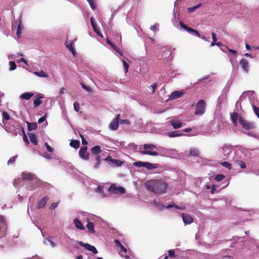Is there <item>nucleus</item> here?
I'll return each mask as SVG.
<instances>
[{
  "label": "nucleus",
  "instance_id": "obj_6",
  "mask_svg": "<svg viewBox=\"0 0 259 259\" xmlns=\"http://www.w3.org/2000/svg\"><path fill=\"white\" fill-rule=\"evenodd\" d=\"M206 102L204 100H200L196 104L195 114L202 115L205 111Z\"/></svg>",
  "mask_w": 259,
  "mask_h": 259
},
{
  "label": "nucleus",
  "instance_id": "obj_64",
  "mask_svg": "<svg viewBox=\"0 0 259 259\" xmlns=\"http://www.w3.org/2000/svg\"><path fill=\"white\" fill-rule=\"evenodd\" d=\"M168 256L169 257H174V256H175V251H174V250H172V249L169 250L168 251Z\"/></svg>",
  "mask_w": 259,
  "mask_h": 259
},
{
  "label": "nucleus",
  "instance_id": "obj_35",
  "mask_svg": "<svg viewBox=\"0 0 259 259\" xmlns=\"http://www.w3.org/2000/svg\"><path fill=\"white\" fill-rule=\"evenodd\" d=\"M190 154L193 156H198L199 154V151L197 148H191L190 150Z\"/></svg>",
  "mask_w": 259,
  "mask_h": 259
},
{
  "label": "nucleus",
  "instance_id": "obj_48",
  "mask_svg": "<svg viewBox=\"0 0 259 259\" xmlns=\"http://www.w3.org/2000/svg\"><path fill=\"white\" fill-rule=\"evenodd\" d=\"M140 70L143 74L146 73L148 70L147 66L146 65H143L140 67Z\"/></svg>",
  "mask_w": 259,
  "mask_h": 259
},
{
  "label": "nucleus",
  "instance_id": "obj_40",
  "mask_svg": "<svg viewBox=\"0 0 259 259\" xmlns=\"http://www.w3.org/2000/svg\"><path fill=\"white\" fill-rule=\"evenodd\" d=\"M145 162H142L141 161L135 162L133 163V165L136 167H144L145 165Z\"/></svg>",
  "mask_w": 259,
  "mask_h": 259
},
{
  "label": "nucleus",
  "instance_id": "obj_44",
  "mask_svg": "<svg viewBox=\"0 0 259 259\" xmlns=\"http://www.w3.org/2000/svg\"><path fill=\"white\" fill-rule=\"evenodd\" d=\"M77 243L80 246L84 247L88 250L89 249L90 246L91 245L90 244L84 243L82 241H77Z\"/></svg>",
  "mask_w": 259,
  "mask_h": 259
},
{
  "label": "nucleus",
  "instance_id": "obj_18",
  "mask_svg": "<svg viewBox=\"0 0 259 259\" xmlns=\"http://www.w3.org/2000/svg\"><path fill=\"white\" fill-rule=\"evenodd\" d=\"M184 94L183 91H174L169 96V99L171 100L176 99L182 97Z\"/></svg>",
  "mask_w": 259,
  "mask_h": 259
},
{
  "label": "nucleus",
  "instance_id": "obj_17",
  "mask_svg": "<svg viewBox=\"0 0 259 259\" xmlns=\"http://www.w3.org/2000/svg\"><path fill=\"white\" fill-rule=\"evenodd\" d=\"M182 215L183 222L185 225L190 224L193 222V219L189 214L182 213Z\"/></svg>",
  "mask_w": 259,
  "mask_h": 259
},
{
  "label": "nucleus",
  "instance_id": "obj_10",
  "mask_svg": "<svg viewBox=\"0 0 259 259\" xmlns=\"http://www.w3.org/2000/svg\"><path fill=\"white\" fill-rule=\"evenodd\" d=\"M180 25L182 28H183L184 29H185L188 32H189L190 33H192L197 37H200V35L197 30L193 29L190 27H187L182 22H180Z\"/></svg>",
  "mask_w": 259,
  "mask_h": 259
},
{
  "label": "nucleus",
  "instance_id": "obj_58",
  "mask_svg": "<svg viewBox=\"0 0 259 259\" xmlns=\"http://www.w3.org/2000/svg\"><path fill=\"white\" fill-rule=\"evenodd\" d=\"M45 146H46L47 150L50 152H53L54 151V149L52 147H51L48 143L46 142L45 143Z\"/></svg>",
  "mask_w": 259,
  "mask_h": 259
},
{
  "label": "nucleus",
  "instance_id": "obj_33",
  "mask_svg": "<svg viewBox=\"0 0 259 259\" xmlns=\"http://www.w3.org/2000/svg\"><path fill=\"white\" fill-rule=\"evenodd\" d=\"M96 191L101 194L103 197H105L106 195L104 192V187L102 186H99L96 189Z\"/></svg>",
  "mask_w": 259,
  "mask_h": 259
},
{
  "label": "nucleus",
  "instance_id": "obj_54",
  "mask_svg": "<svg viewBox=\"0 0 259 259\" xmlns=\"http://www.w3.org/2000/svg\"><path fill=\"white\" fill-rule=\"evenodd\" d=\"M119 122L121 124H125L128 125L131 124L130 121L128 119H120Z\"/></svg>",
  "mask_w": 259,
  "mask_h": 259
},
{
  "label": "nucleus",
  "instance_id": "obj_30",
  "mask_svg": "<svg viewBox=\"0 0 259 259\" xmlns=\"http://www.w3.org/2000/svg\"><path fill=\"white\" fill-rule=\"evenodd\" d=\"M144 167H146L148 170H151L156 168L155 164L150 163L149 162H145Z\"/></svg>",
  "mask_w": 259,
  "mask_h": 259
},
{
  "label": "nucleus",
  "instance_id": "obj_55",
  "mask_svg": "<svg viewBox=\"0 0 259 259\" xmlns=\"http://www.w3.org/2000/svg\"><path fill=\"white\" fill-rule=\"evenodd\" d=\"M16 158H17L16 156L11 157L10 158V159L8 161L7 164L8 165H10V164L13 163V162H14L15 161Z\"/></svg>",
  "mask_w": 259,
  "mask_h": 259
},
{
  "label": "nucleus",
  "instance_id": "obj_2",
  "mask_svg": "<svg viewBox=\"0 0 259 259\" xmlns=\"http://www.w3.org/2000/svg\"><path fill=\"white\" fill-rule=\"evenodd\" d=\"M159 150V152L151 151H142L141 152V153L143 155H149L154 156L160 155L170 157H175L178 154V151L175 149H167L164 148H160Z\"/></svg>",
  "mask_w": 259,
  "mask_h": 259
},
{
  "label": "nucleus",
  "instance_id": "obj_62",
  "mask_svg": "<svg viewBox=\"0 0 259 259\" xmlns=\"http://www.w3.org/2000/svg\"><path fill=\"white\" fill-rule=\"evenodd\" d=\"M44 157H45V158L47 159H49V160H50L52 158V156L51 155V154L48 153L47 152H45L43 156H42Z\"/></svg>",
  "mask_w": 259,
  "mask_h": 259
},
{
  "label": "nucleus",
  "instance_id": "obj_28",
  "mask_svg": "<svg viewBox=\"0 0 259 259\" xmlns=\"http://www.w3.org/2000/svg\"><path fill=\"white\" fill-rule=\"evenodd\" d=\"M91 152L94 154L98 155L102 152V150L99 146H95L92 148Z\"/></svg>",
  "mask_w": 259,
  "mask_h": 259
},
{
  "label": "nucleus",
  "instance_id": "obj_51",
  "mask_svg": "<svg viewBox=\"0 0 259 259\" xmlns=\"http://www.w3.org/2000/svg\"><path fill=\"white\" fill-rule=\"evenodd\" d=\"M245 133L246 134H247V135L249 136H251V137H254L255 138H256L258 140H259V136L256 135L255 134H254L252 132H249Z\"/></svg>",
  "mask_w": 259,
  "mask_h": 259
},
{
  "label": "nucleus",
  "instance_id": "obj_46",
  "mask_svg": "<svg viewBox=\"0 0 259 259\" xmlns=\"http://www.w3.org/2000/svg\"><path fill=\"white\" fill-rule=\"evenodd\" d=\"M201 4H198L194 7H190L188 9V12L189 13H191L197 9L199 8L201 6Z\"/></svg>",
  "mask_w": 259,
  "mask_h": 259
},
{
  "label": "nucleus",
  "instance_id": "obj_31",
  "mask_svg": "<svg viewBox=\"0 0 259 259\" xmlns=\"http://www.w3.org/2000/svg\"><path fill=\"white\" fill-rule=\"evenodd\" d=\"M80 145V142L78 140H72L70 142V146L75 149H77Z\"/></svg>",
  "mask_w": 259,
  "mask_h": 259
},
{
  "label": "nucleus",
  "instance_id": "obj_9",
  "mask_svg": "<svg viewBox=\"0 0 259 259\" xmlns=\"http://www.w3.org/2000/svg\"><path fill=\"white\" fill-rule=\"evenodd\" d=\"M105 161L108 162L111 166H119L122 165L123 162L118 159H113L111 156H107L105 159Z\"/></svg>",
  "mask_w": 259,
  "mask_h": 259
},
{
  "label": "nucleus",
  "instance_id": "obj_34",
  "mask_svg": "<svg viewBox=\"0 0 259 259\" xmlns=\"http://www.w3.org/2000/svg\"><path fill=\"white\" fill-rule=\"evenodd\" d=\"M42 98V96H39L34 100L33 103L35 107H38L42 103V101L40 100V99Z\"/></svg>",
  "mask_w": 259,
  "mask_h": 259
},
{
  "label": "nucleus",
  "instance_id": "obj_12",
  "mask_svg": "<svg viewBox=\"0 0 259 259\" xmlns=\"http://www.w3.org/2000/svg\"><path fill=\"white\" fill-rule=\"evenodd\" d=\"M168 123L171 125L174 129H178L182 127V121L177 118H172L168 121Z\"/></svg>",
  "mask_w": 259,
  "mask_h": 259
},
{
  "label": "nucleus",
  "instance_id": "obj_19",
  "mask_svg": "<svg viewBox=\"0 0 259 259\" xmlns=\"http://www.w3.org/2000/svg\"><path fill=\"white\" fill-rule=\"evenodd\" d=\"M49 197L48 196H45L41 198L38 202L37 208L38 209L43 208L46 204L47 202L49 200Z\"/></svg>",
  "mask_w": 259,
  "mask_h": 259
},
{
  "label": "nucleus",
  "instance_id": "obj_47",
  "mask_svg": "<svg viewBox=\"0 0 259 259\" xmlns=\"http://www.w3.org/2000/svg\"><path fill=\"white\" fill-rule=\"evenodd\" d=\"M10 65V70H14L16 68V64L14 61H10L9 62Z\"/></svg>",
  "mask_w": 259,
  "mask_h": 259
},
{
  "label": "nucleus",
  "instance_id": "obj_26",
  "mask_svg": "<svg viewBox=\"0 0 259 259\" xmlns=\"http://www.w3.org/2000/svg\"><path fill=\"white\" fill-rule=\"evenodd\" d=\"M27 126H28V130L29 131H31L32 130H35L36 129L37 127V123L36 122H26Z\"/></svg>",
  "mask_w": 259,
  "mask_h": 259
},
{
  "label": "nucleus",
  "instance_id": "obj_59",
  "mask_svg": "<svg viewBox=\"0 0 259 259\" xmlns=\"http://www.w3.org/2000/svg\"><path fill=\"white\" fill-rule=\"evenodd\" d=\"M252 108L255 114L259 118V108L256 107L255 105H252Z\"/></svg>",
  "mask_w": 259,
  "mask_h": 259
},
{
  "label": "nucleus",
  "instance_id": "obj_41",
  "mask_svg": "<svg viewBox=\"0 0 259 259\" xmlns=\"http://www.w3.org/2000/svg\"><path fill=\"white\" fill-rule=\"evenodd\" d=\"M221 165L230 170L232 168L231 164L228 162H223L221 163Z\"/></svg>",
  "mask_w": 259,
  "mask_h": 259
},
{
  "label": "nucleus",
  "instance_id": "obj_42",
  "mask_svg": "<svg viewBox=\"0 0 259 259\" xmlns=\"http://www.w3.org/2000/svg\"><path fill=\"white\" fill-rule=\"evenodd\" d=\"M10 119V116L7 112L4 111L3 112V122L4 123L5 120H9Z\"/></svg>",
  "mask_w": 259,
  "mask_h": 259
},
{
  "label": "nucleus",
  "instance_id": "obj_38",
  "mask_svg": "<svg viewBox=\"0 0 259 259\" xmlns=\"http://www.w3.org/2000/svg\"><path fill=\"white\" fill-rule=\"evenodd\" d=\"M89 3L91 8L93 10H95L97 7L96 4L95 3V0H87Z\"/></svg>",
  "mask_w": 259,
  "mask_h": 259
},
{
  "label": "nucleus",
  "instance_id": "obj_21",
  "mask_svg": "<svg viewBox=\"0 0 259 259\" xmlns=\"http://www.w3.org/2000/svg\"><path fill=\"white\" fill-rule=\"evenodd\" d=\"M115 244H116V246L118 247L119 251L120 252H126L127 251V249L126 248H125L120 243V242L118 240H115L114 241Z\"/></svg>",
  "mask_w": 259,
  "mask_h": 259
},
{
  "label": "nucleus",
  "instance_id": "obj_39",
  "mask_svg": "<svg viewBox=\"0 0 259 259\" xmlns=\"http://www.w3.org/2000/svg\"><path fill=\"white\" fill-rule=\"evenodd\" d=\"M66 46L67 48L72 53V54L75 55V50L73 48L72 44L71 43L70 44H68L67 42L66 44Z\"/></svg>",
  "mask_w": 259,
  "mask_h": 259
},
{
  "label": "nucleus",
  "instance_id": "obj_32",
  "mask_svg": "<svg viewBox=\"0 0 259 259\" xmlns=\"http://www.w3.org/2000/svg\"><path fill=\"white\" fill-rule=\"evenodd\" d=\"M44 243L45 244H48V243H49L51 245V247L53 248H54L57 246L56 243H55L50 238H46L44 240Z\"/></svg>",
  "mask_w": 259,
  "mask_h": 259
},
{
  "label": "nucleus",
  "instance_id": "obj_53",
  "mask_svg": "<svg viewBox=\"0 0 259 259\" xmlns=\"http://www.w3.org/2000/svg\"><path fill=\"white\" fill-rule=\"evenodd\" d=\"M89 251H92L93 253L96 254L98 253V251L96 247L92 245L90 246Z\"/></svg>",
  "mask_w": 259,
  "mask_h": 259
},
{
  "label": "nucleus",
  "instance_id": "obj_50",
  "mask_svg": "<svg viewBox=\"0 0 259 259\" xmlns=\"http://www.w3.org/2000/svg\"><path fill=\"white\" fill-rule=\"evenodd\" d=\"M237 163L240 166L241 168H245L246 167V164L245 162L242 160L237 161Z\"/></svg>",
  "mask_w": 259,
  "mask_h": 259
},
{
  "label": "nucleus",
  "instance_id": "obj_4",
  "mask_svg": "<svg viewBox=\"0 0 259 259\" xmlns=\"http://www.w3.org/2000/svg\"><path fill=\"white\" fill-rule=\"evenodd\" d=\"M220 152L222 154L224 160H231L233 159V157L232 156L233 149L232 146L225 145L220 149Z\"/></svg>",
  "mask_w": 259,
  "mask_h": 259
},
{
  "label": "nucleus",
  "instance_id": "obj_56",
  "mask_svg": "<svg viewBox=\"0 0 259 259\" xmlns=\"http://www.w3.org/2000/svg\"><path fill=\"white\" fill-rule=\"evenodd\" d=\"M22 33V28L21 27V24H19L18 26L17 35L18 37H20V35Z\"/></svg>",
  "mask_w": 259,
  "mask_h": 259
},
{
  "label": "nucleus",
  "instance_id": "obj_3",
  "mask_svg": "<svg viewBox=\"0 0 259 259\" xmlns=\"http://www.w3.org/2000/svg\"><path fill=\"white\" fill-rule=\"evenodd\" d=\"M22 177L23 180L28 181L29 182V185H31V187L28 188V189L29 190L34 189L37 186L44 187L49 185V184L47 183L40 182L36 178H34L33 175L31 173L22 172Z\"/></svg>",
  "mask_w": 259,
  "mask_h": 259
},
{
  "label": "nucleus",
  "instance_id": "obj_36",
  "mask_svg": "<svg viewBox=\"0 0 259 259\" xmlns=\"http://www.w3.org/2000/svg\"><path fill=\"white\" fill-rule=\"evenodd\" d=\"M34 74L39 77H47L48 76V75L46 73H45L43 71H40L39 72L35 71L34 72Z\"/></svg>",
  "mask_w": 259,
  "mask_h": 259
},
{
  "label": "nucleus",
  "instance_id": "obj_27",
  "mask_svg": "<svg viewBox=\"0 0 259 259\" xmlns=\"http://www.w3.org/2000/svg\"><path fill=\"white\" fill-rule=\"evenodd\" d=\"M122 61L123 65L124 71L125 73H126L128 72V67L130 66L128 63H131V62L125 58V59H123V60H122Z\"/></svg>",
  "mask_w": 259,
  "mask_h": 259
},
{
  "label": "nucleus",
  "instance_id": "obj_61",
  "mask_svg": "<svg viewBox=\"0 0 259 259\" xmlns=\"http://www.w3.org/2000/svg\"><path fill=\"white\" fill-rule=\"evenodd\" d=\"M66 164V168L67 169H70L71 170H73V166L72 164L70 162H64Z\"/></svg>",
  "mask_w": 259,
  "mask_h": 259
},
{
  "label": "nucleus",
  "instance_id": "obj_13",
  "mask_svg": "<svg viewBox=\"0 0 259 259\" xmlns=\"http://www.w3.org/2000/svg\"><path fill=\"white\" fill-rule=\"evenodd\" d=\"M120 117V114H117L116 117L111 122L109 127L110 130L115 131L118 127V119Z\"/></svg>",
  "mask_w": 259,
  "mask_h": 259
},
{
  "label": "nucleus",
  "instance_id": "obj_20",
  "mask_svg": "<svg viewBox=\"0 0 259 259\" xmlns=\"http://www.w3.org/2000/svg\"><path fill=\"white\" fill-rule=\"evenodd\" d=\"M91 23L92 26L94 30V31L100 37H103V35L100 32L99 29L98 28L96 24L94 21V19L92 17L90 19Z\"/></svg>",
  "mask_w": 259,
  "mask_h": 259
},
{
  "label": "nucleus",
  "instance_id": "obj_11",
  "mask_svg": "<svg viewBox=\"0 0 259 259\" xmlns=\"http://www.w3.org/2000/svg\"><path fill=\"white\" fill-rule=\"evenodd\" d=\"M88 147L87 146H82L79 151V157L85 160L89 159V154L87 152Z\"/></svg>",
  "mask_w": 259,
  "mask_h": 259
},
{
  "label": "nucleus",
  "instance_id": "obj_15",
  "mask_svg": "<svg viewBox=\"0 0 259 259\" xmlns=\"http://www.w3.org/2000/svg\"><path fill=\"white\" fill-rule=\"evenodd\" d=\"M239 64L244 71L248 72L249 69V62L246 59H242L240 61Z\"/></svg>",
  "mask_w": 259,
  "mask_h": 259
},
{
  "label": "nucleus",
  "instance_id": "obj_60",
  "mask_svg": "<svg viewBox=\"0 0 259 259\" xmlns=\"http://www.w3.org/2000/svg\"><path fill=\"white\" fill-rule=\"evenodd\" d=\"M74 110L76 112H78L80 109V107L77 102H74L73 104Z\"/></svg>",
  "mask_w": 259,
  "mask_h": 259
},
{
  "label": "nucleus",
  "instance_id": "obj_29",
  "mask_svg": "<svg viewBox=\"0 0 259 259\" xmlns=\"http://www.w3.org/2000/svg\"><path fill=\"white\" fill-rule=\"evenodd\" d=\"M29 138L30 142L34 144V145H36L38 143L37 140L36 139V136L34 134L30 133L29 134Z\"/></svg>",
  "mask_w": 259,
  "mask_h": 259
},
{
  "label": "nucleus",
  "instance_id": "obj_49",
  "mask_svg": "<svg viewBox=\"0 0 259 259\" xmlns=\"http://www.w3.org/2000/svg\"><path fill=\"white\" fill-rule=\"evenodd\" d=\"M225 178V176L223 175H218L215 177V180L217 182H220L222 181Z\"/></svg>",
  "mask_w": 259,
  "mask_h": 259
},
{
  "label": "nucleus",
  "instance_id": "obj_5",
  "mask_svg": "<svg viewBox=\"0 0 259 259\" xmlns=\"http://www.w3.org/2000/svg\"><path fill=\"white\" fill-rule=\"evenodd\" d=\"M153 204L159 210H162L164 208L169 209L171 208H174L176 209L184 210L186 208L184 206H179L174 202L169 204L167 206H165L162 202H159L157 200H154L153 201Z\"/></svg>",
  "mask_w": 259,
  "mask_h": 259
},
{
  "label": "nucleus",
  "instance_id": "obj_14",
  "mask_svg": "<svg viewBox=\"0 0 259 259\" xmlns=\"http://www.w3.org/2000/svg\"><path fill=\"white\" fill-rule=\"evenodd\" d=\"M227 100V94L222 93L218 99L217 107L220 108L221 106L226 103Z\"/></svg>",
  "mask_w": 259,
  "mask_h": 259
},
{
  "label": "nucleus",
  "instance_id": "obj_23",
  "mask_svg": "<svg viewBox=\"0 0 259 259\" xmlns=\"http://www.w3.org/2000/svg\"><path fill=\"white\" fill-rule=\"evenodd\" d=\"M73 222H74L75 227L77 229L81 230H84L85 229L82 223L78 219H74Z\"/></svg>",
  "mask_w": 259,
  "mask_h": 259
},
{
  "label": "nucleus",
  "instance_id": "obj_57",
  "mask_svg": "<svg viewBox=\"0 0 259 259\" xmlns=\"http://www.w3.org/2000/svg\"><path fill=\"white\" fill-rule=\"evenodd\" d=\"M168 55V59H170V58H171V52L169 50L165 51L163 52L162 56L164 57Z\"/></svg>",
  "mask_w": 259,
  "mask_h": 259
},
{
  "label": "nucleus",
  "instance_id": "obj_22",
  "mask_svg": "<svg viewBox=\"0 0 259 259\" xmlns=\"http://www.w3.org/2000/svg\"><path fill=\"white\" fill-rule=\"evenodd\" d=\"M33 94L30 92H26L21 94L20 96V98L22 100H29L32 96Z\"/></svg>",
  "mask_w": 259,
  "mask_h": 259
},
{
  "label": "nucleus",
  "instance_id": "obj_52",
  "mask_svg": "<svg viewBox=\"0 0 259 259\" xmlns=\"http://www.w3.org/2000/svg\"><path fill=\"white\" fill-rule=\"evenodd\" d=\"M110 142H112V143H113L117 147H120V146H121L122 145V142H119V141H116L115 140H111Z\"/></svg>",
  "mask_w": 259,
  "mask_h": 259
},
{
  "label": "nucleus",
  "instance_id": "obj_8",
  "mask_svg": "<svg viewBox=\"0 0 259 259\" xmlns=\"http://www.w3.org/2000/svg\"><path fill=\"white\" fill-rule=\"evenodd\" d=\"M239 122L242 125L243 129L249 130L254 128V125L252 123L248 122L241 116L239 118Z\"/></svg>",
  "mask_w": 259,
  "mask_h": 259
},
{
  "label": "nucleus",
  "instance_id": "obj_45",
  "mask_svg": "<svg viewBox=\"0 0 259 259\" xmlns=\"http://www.w3.org/2000/svg\"><path fill=\"white\" fill-rule=\"evenodd\" d=\"M80 85H81V87L84 90H85L87 92H89V93L93 92V90L89 87H88L87 85H85L84 83L81 82Z\"/></svg>",
  "mask_w": 259,
  "mask_h": 259
},
{
  "label": "nucleus",
  "instance_id": "obj_25",
  "mask_svg": "<svg viewBox=\"0 0 259 259\" xmlns=\"http://www.w3.org/2000/svg\"><path fill=\"white\" fill-rule=\"evenodd\" d=\"M239 116L238 113L234 112L231 113V119L232 122L236 125L237 123V120L239 119Z\"/></svg>",
  "mask_w": 259,
  "mask_h": 259
},
{
  "label": "nucleus",
  "instance_id": "obj_63",
  "mask_svg": "<svg viewBox=\"0 0 259 259\" xmlns=\"http://www.w3.org/2000/svg\"><path fill=\"white\" fill-rule=\"evenodd\" d=\"M159 27V24L155 23L154 25H152L150 27V29L152 31H155V30L157 29Z\"/></svg>",
  "mask_w": 259,
  "mask_h": 259
},
{
  "label": "nucleus",
  "instance_id": "obj_43",
  "mask_svg": "<svg viewBox=\"0 0 259 259\" xmlns=\"http://www.w3.org/2000/svg\"><path fill=\"white\" fill-rule=\"evenodd\" d=\"M77 243L80 246L84 247L88 250L89 249L90 246L91 245L90 244L84 243L82 241H77Z\"/></svg>",
  "mask_w": 259,
  "mask_h": 259
},
{
  "label": "nucleus",
  "instance_id": "obj_1",
  "mask_svg": "<svg viewBox=\"0 0 259 259\" xmlns=\"http://www.w3.org/2000/svg\"><path fill=\"white\" fill-rule=\"evenodd\" d=\"M146 187L149 191L154 193L163 194L166 192L167 184L164 181L152 180L146 183Z\"/></svg>",
  "mask_w": 259,
  "mask_h": 259
},
{
  "label": "nucleus",
  "instance_id": "obj_7",
  "mask_svg": "<svg viewBox=\"0 0 259 259\" xmlns=\"http://www.w3.org/2000/svg\"><path fill=\"white\" fill-rule=\"evenodd\" d=\"M108 191L110 193L114 194H122L125 193V189L123 187H116L114 184L110 186Z\"/></svg>",
  "mask_w": 259,
  "mask_h": 259
},
{
  "label": "nucleus",
  "instance_id": "obj_16",
  "mask_svg": "<svg viewBox=\"0 0 259 259\" xmlns=\"http://www.w3.org/2000/svg\"><path fill=\"white\" fill-rule=\"evenodd\" d=\"M186 135L182 131H171L167 134V136L169 138H175Z\"/></svg>",
  "mask_w": 259,
  "mask_h": 259
},
{
  "label": "nucleus",
  "instance_id": "obj_37",
  "mask_svg": "<svg viewBox=\"0 0 259 259\" xmlns=\"http://www.w3.org/2000/svg\"><path fill=\"white\" fill-rule=\"evenodd\" d=\"M87 228L90 230L94 232V225L93 223L88 222L87 225Z\"/></svg>",
  "mask_w": 259,
  "mask_h": 259
},
{
  "label": "nucleus",
  "instance_id": "obj_24",
  "mask_svg": "<svg viewBox=\"0 0 259 259\" xmlns=\"http://www.w3.org/2000/svg\"><path fill=\"white\" fill-rule=\"evenodd\" d=\"M143 148L144 149V151H151L154 149L157 148L156 145L152 144H146L143 145Z\"/></svg>",
  "mask_w": 259,
  "mask_h": 259
}]
</instances>
